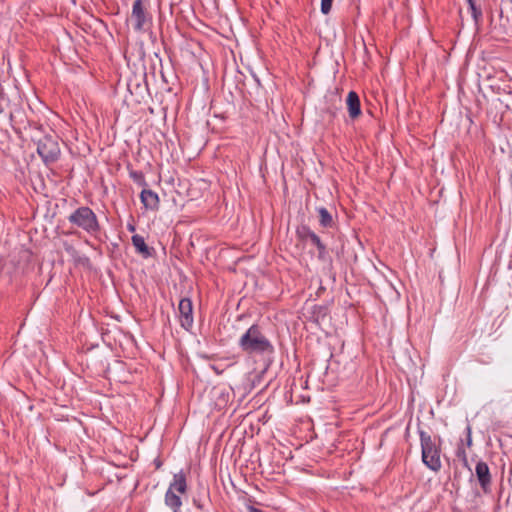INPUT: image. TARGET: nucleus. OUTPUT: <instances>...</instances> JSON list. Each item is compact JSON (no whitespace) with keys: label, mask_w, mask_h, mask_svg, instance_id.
Returning <instances> with one entry per match:
<instances>
[{"label":"nucleus","mask_w":512,"mask_h":512,"mask_svg":"<svg viewBox=\"0 0 512 512\" xmlns=\"http://www.w3.org/2000/svg\"><path fill=\"white\" fill-rule=\"evenodd\" d=\"M422 453V462L430 470L437 472L441 469V439L432 438L431 435L422 430L418 429Z\"/></svg>","instance_id":"obj_2"},{"label":"nucleus","mask_w":512,"mask_h":512,"mask_svg":"<svg viewBox=\"0 0 512 512\" xmlns=\"http://www.w3.org/2000/svg\"><path fill=\"white\" fill-rule=\"evenodd\" d=\"M129 230L130 231H134V227L133 226H129Z\"/></svg>","instance_id":"obj_25"},{"label":"nucleus","mask_w":512,"mask_h":512,"mask_svg":"<svg viewBox=\"0 0 512 512\" xmlns=\"http://www.w3.org/2000/svg\"><path fill=\"white\" fill-rule=\"evenodd\" d=\"M475 475L484 493L491 491L492 476L486 462L480 460L475 467Z\"/></svg>","instance_id":"obj_6"},{"label":"nucleus","mask_w":512,"mask_h":512,"mask_svg":"<svg viewBox=\"0 0 512 512\" xmlns=\"http://www.w3.org/2000/svg\"><path fill=\"white\" fill-rule=\"evenodd\" d=\"M199 66H200V68H201V70L203 72V75H202L203 90L205 92H207L209 90V77H208L207 73L204 71L203 66H202L201 63L199 64Z\"/></svg>","instance_id":"obj_21"},{"label":"nucleus","mask_w":512,"mask_h":512,"mask_svg":"<svg viewBox=\"0 0 512 512\" xmlns=\"http://www.w3.org/2000/svg\"><path fill=\"white\" fill-rule=\"evenodd\" d=\"M310 242L317 248L318 259L320 261L327 262L331 260L326 245L322 242L318 235L313 236Z\"/></svg>","instance_id":"obj_11"},{"label":"nucleus","mask_w":512,"mask_h":512,"mask_svg":"<svg viewBox=\"0 0 512 512\" xmlns=\"http://www.w3.org/2000/svg\"><path fill=\"white\" fill-rule=\"evenodd\" d=\"M297 235L303 241H311L312 237L316 236L317 234L313 232L308 226H302L297 230Z\"/></svg>","instance_id":"obj_15"},{"label":"nucleus","mask_w":512,"mask_h":512,"mask_svg":"<svg viewBox=\"0 0 512 512\" xmlns=\"http://www.w3.org/2000/svg\"><path fill=\"white\" fill-rule=\"evenodd\" d=\"M132 243H133L134 247L137 249L138 252H140L144 256H148L149 255L148 247L145 244V241H144L143 237H141L139 235H134L132 237Z\"/></svg>","instance_id":"obj_14"},{"label":"nucleus","mask_w":512,"mask_h":512,"mask_svg":"<svg viewBox=\"0 0 512 512\" xmlns=\"http://www.w3.org/2000/svg\"><path fill=\"white\" fill-rule=\"evenodd\" d=\"M179 312L181 326L189 331L192 327V301L189 298H184L180 301Z\"/></svg>","instance_id":"obj_8"},{"label":"nucleus","mask_w":512,"mask_h":512,"mask_svg":"<svg viewBox=\"0 0 512 512\" xmlns=\"http://www.w3.org/2000/svg\"><path fill=\"white\" fill-rule=\"evenodd\" d=\"M210 184L207 180L200 178L194 181V189L197 188L201 192H208Z\"/></svg>","instance_id":"obj_19"},{"label":"nucleus","mask_w":512,"mask_h":512,"mask_svg":"<svg viewBox=\"0 0 512 512\" xmlns=\"http://www.w3.org/2000/svg\"><path fill=\"white\" fill-rule=\"evenodd\" d=\"M127 86L130 93L137 96H142L146 92V83L143 76L139 79H135V82L129 81Z\"/></svg>","instance_id":"obj_12"},{"label":"nucleus","mask_w":512,"mask_h":512,"mask_svg":"<svg viewBox=\"0 0 512 512\" xmlns=\"http://www.w3.org/2000/svg\"><path fill=\"white\" fill-rule=\"evenodd\" d=\"M141 201L146 208L156 209L158 207L159 199L157 194L151 190H143L141 193Z\"/></svg>","instance_id":"obj_10"},{"label":"nucleus","mask_w":512,"mask_h":512,"mask_svg":"<svg viewBox=\"0 0 512 512\" xmlns=\"http://www.w3.org/2000/svg\"><path fill=\"white\" fill-rule=\"evenodd\" d=\"M150 61H151V64L153 66V71H152V74L155 75V70L159 67V68H162V60L161 58L158 56V54L154 53L153 55L150 56ZM159 73H160V76L164 79V74L162 72V69H159Z\"/></svg>","instance_id":"obj_16"},{"label":"nucleus","mask_w":512,"mask_h":512,"mask_svg":"<svg viewBox=\"0 0 512 512\" xmlns=\"http://www.w3.org/2000/svg\"><path fill=\"white\" fill-rule=\"evenodd\" d=\"M240 349L248 355H271L274 347L259 325L250 326L238 341Z\"/></svg>","instance_id":"obj_1"},{"label":"nucleus","mask_w":512,"mask_h":512,"mask_svg":"<svg viewBox=\"0 0 512 512\" xmlns=\"http://www.w3.org/2000/svg\"><path fill=\"white\" fill-rule=\"evenodd\" d=\"M346 104L350 118L356 119L361 115L360 98L355 91H350L348 93Z\"/></svg>","instance_id":"obj_9"},{"label":"nucleus","mask_w":512,"mask_h":512,"mask_svg":"<svg viewBox=\"0 0 512 512\" xmlns=\"http://www.w3.org/2000/svg\"><path fill=\"white\" fill-rule=\"evenodd\" d=\"M466 445L471 447L472 445V429L470 425L466 427Z\"/></svg>","instance_id":"obj_22"},{"label":"nucleus","mask_w":512,"mask_h":512,"mask_svg":"<svg viewBox=\"0 0 512 512\" xmlns=\"http://www.w3.org/2000/svg\"><path fill=\"white\" fill-rule=\"evenodd\" d=\"M333 0H321V12L328 14L331 10Z\"/></svg>","instance_id":"obj_20"},{"label":"nucleus","mask_w":512,"mask_h":512,"mask_svg":"<svg viewBox=\"0 0 512 512\" xmlns=\"http://www.w3.org/2000/svg\"><path fill=\"white\" fill-rule=\"evenodd\" d=\"M129 23L136 31H142L146 23V15L141 0H135Z\"/></svg>","instance_id":"obj_7"},{"label":"nucleus","mask_w":512,"mask_h":512,"mask_svg":"<svg viewBox=\"0 0 512 512\" xmlns=\"http://www.w3.org/2000/svg\"><path fill=\"white\" fill-rule=\"evenodd\" d=\"M318 213L319 223L322 227H331L333 225L332 215L325 207H320Z\"/></svg>","instance_id":"obj_13"},{"label":"nucleus","mask_w":512,"mask_h":512,"mask_svg":"<svg viewBox=\"0 0 512 512\" xmlns=\"http://www.w3.org/2000/svg\"><path fill=\"white\" fill-rule=\"evenodd\" d=\"M37 152L45 163L58 159L61 149L58 136L54 133L44 135L36 140Z\"/></svg>","instance_id":"obj_3"},{"label":"nucleus","mask_w":512,"mask_h":512,"mask_svg":"<svg viewBox=\"0 0 512 512\" xmlns=\"http://www.w3.org/2000/svg\"><path fill=\"white\" fill-rule=\"evenodd\" d=\"M4 110L3 104L0 102V113H2Z\"/></svg>","instance_id":"obj_24"},{"label":"nucleus","mask_w":512,"mask_h":512,"mask_svg":"<svg viewBox=\"0 0 512 512\" xmlns=\"http://www.w3.org/2000/svg\"><path fill=\"white\" fill-rule=\"evenodd\" d=\"M248 512H264V511L254 507V506H248Z\"/></svg>","instance_id":"obj_23"},{"label":"nucleus","mask_w":512,"mask_h":512,"mask_svg":"<svg viewBox=\"0 0 512 512\" xmlns=\"http://www.w3.org/2000/svg\"><path fill=\"white\" fill-rule=\"evenodd\" d=\"M467 2L473 19L475 22H478V20L482 17L481 9L476 6L475 0H467Z\"/></svg>","instance_id":"obj_17"},{"label":"nucleus","mask_w":512,"mask_h":512,"mask_svg":"<svg viewBox=\"0 0 512 512\" xmlns=\"http://www.w3.org/2000/svg\"><path fill=\"white\" fill-rule=\"evenodd\" d=\"M456 456L462 461L463 466L465 468H467L468 470H471L469 463H468L467 453H466L465 449L463 448V446H459L457 448Z\"/></svg>","instance_id":"obj_18"},{"label":"nucleus","mask_w":512,"mask_h":512,"mask_svg":"<svg viewBox=\"0 0 512 512\" xmlns=\"http://www.w3.org/2000/svg\"><path fill=\"white\" fill-rule=\"evenodd\" d=\"M186 490V481L184 476L179 473L175 474L173 483L166 493V504L172 507L175 511L181 505L180 497L176 492L183 494Z\"/></svg>","instance_id":"obj_5"},{"label":"nucleus","mask_w":512,"mask_h":512,"mask_svg":"<svg viewBox=\"0 0 512 512\" xmlns=\"http://www.w3.org/2000/svg\"><path fill=\"white\" fill-rule=\"evenodd\" d=\"M69 219L72 223L87 231H95L98 227L94 213L87 207L79 208L70 215Z\"/></svg>","instance_id":"obj_4"}]
</instances>
